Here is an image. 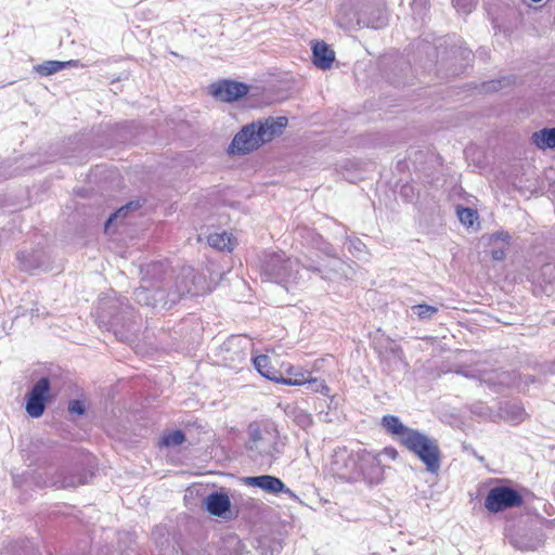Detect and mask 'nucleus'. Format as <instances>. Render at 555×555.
<instances>
[{"label": "nucleus", "mask_w": 555, "mask_h": 555, "mask_svg": "<svg viewBox=\"0 0 555 555\" xmlns=\"http://www.w3.org/2000/svg\"><path fill=\"white\" fill-rule=\"evenodd\" d=\"M77 61H46L42 64L36 66V72L41 76H49L55 74L68 66L76 65Z\"/></svg>", "instance_id": "26"}, {"label": "nucleus", "mask_w": 555, "mask_h": 555, "mask_svg": "<svg viewBox=\"0 0 555 555\" xmlns=\"http://www.w3.org/2000/svg\"><path fill=\"white\" fill-rule=\"evenodd\" d=\"M196 275L191 268L183 269L172 282L164 276V287L169 301V307L179 301L186 294L197 295L195 289Z\"/></svg>", "instance_id": "7"}, {"label": "nucleus", "mask_w": 555, "mask_h": 555, "mask_svg": "<svg viewBox=\"0 0 555 555\" xmlns=\"http://www.w3.org/2000/svg\"><path fill=\"white\" fill-rule=\"evenodd\" d=\"M248 450L258 452L261 459H272L274 456L276 442L272 441L273 437L270 433L263 434L257 424H250L248 427Z\"/></svg>", "instance_id": "12"}, {"label": "nucleus", "mask_w": 555, "mask_h": 555, "mask_svg": "<svg viewBox=\"0 0 555 555\" xmlns=\"http://www.w3.org/2000/svg\"><path fill=\"white\" fill-rule=\"evenodd\" d=\"M46 409V401L39 398H35L28 395L26 411L31 417H40Z\"/></svg>", "instance_id": "27"}, {"label": "nucleus", "mask_w": 555, "mask_h": 555, "mask_svg": "<svg viewBox=\"0 0 555 555\" xmlns=\"http://www.w3.org/2000/svg\"><path fill=\"white\" fill-rule=\"evenodd\" d=\"M514 80L507 77H503L501 79L491 80L482 83V90L486 92L498 91L506 86H509Z\"/></svg>", "instance_id": "32"}, {"label": "nucleus", "mask_w": 555, "mask_h": 555, "mask_svg": "<svg viewBox=\"0 0 555 555\" xmlns=\"http://www.w3.org/2000/svg\"><path fill=\"white\" fill-rule=\"evenodd\" d=\"M306 231H308V229H306V228H298V229H297V232H298V234H299L300 236H304V232H306Z\"/></svg>", "instance_id": "42"}, {"label": "nucleus", "mask_w": 555, "mask_h": 555, "mask_svg": "<svg viewBox=\"0 0 555 555\" xmlns=\"http://www.w3.org/2000/svg\"><path fill=\"white\" fill-rule=\"evenodd\" d=\"M286 414L302 429H308L313 423L311 414L297 406L288 405Z\"/></svg>", "instance_id": "25"}, {"label": "nucleus", "mask_w": 555, "mask_h": 555, "mask_svg": "<svg viewBox=\"0 0 555 555\" xmlns=\"http://www.w3.org/2000/svg\"><path fill=\"white\" fill-rule=\"evenodd\" d=\"M263 144L255 122L244 126L233 138L229 152L232 154H248Z\"/></svg>", "instance_id": "8"}, {"label": "nucleus", "mask_w": 555, "mask_h": 555, "mask_svg": "<svg viewBox=\"0 0 555 555\" xmlns=\"http://www.w3.org/2000/svg\"><path fill=\"white\" fill-rule=\"evenodd\" d=\"M337 23L344 29L363 27L362 10L359 9V0H350L341 4L337 14Z\"/></svg>", "instance_id": "13"}, {"label": "nucleus", "mask_w": 555, "mask_h": 555, "mask_svg": "<svg viewBox=\"0 0 555 555\" xmlns=\"http://www.w3.org/2000/svg\"><path fill=\"white\" fill-rule=\"evenodd\" d=\"M209 246L221 251H232L236 245L235 238L228 232L212 233L208 235Z\"/></svg>", "instance_id": "24"}, {"label": "nucleus", "mask_w": 555, "mask_h": 555, "mask_svg": "<svg viewBox=\"0 0 555 555\" xmlns=\"http://www.w3.org/2000/svg\"><path fill=\"white\" fill-rule=\"evenodd\" d=\"M87 476L83 474H70L66 473L64 469L57 472L54 476H52L49 480V485L56 488H76L80 485L87 483Z\"/></svg>", "instance_id": "18"}, {"label": "nucleus", "mask_w": 555, "mask_h": 555, "mask_svg": "<svg viewBox=\"0 0 555 555\" xmlns=\"http://www.w3.org/2000/svg\"><path fill=\"white\" fill-rule=\"evenodd\" d=\"M313 64L320 69H327L335 60V52L324 41L313 44Z\"/></svg>", "instance_id": "19"}, {"label": "nucleus", "mask_w": 555, "mask_h": 555, "mask_svg": "<svg viewBox=\"0 0 555 555\" xmlns=\"http://www.w3.org/2000/svg\"><path fill=\"white\" fill-rule=\"evenodd\" d=\"M250 340L246 336L237 335L228 338L222 347L223 361L227 366L236 367L247 359Z\"/></svg>", "instance_id": "9"}, {"label": "nucleus", "mask_w": 555, "mask_h": 555, "mask_svg": "<svg viewBox=\"0 0 555 555\" xmlns=\"http://www.w3.org/2000/svg\"><path fill=\"white\" fill-rule=\"evenodd\" d=\"M491 257L494 260L501 261L505 258V249L504 248H493L491 250Z\"/></svg>", "instance_id": "40"}, {"label": "nucleus", "mask_w": 555, "mask_h": 555, "mask_svg": "<svg viewBox=\"0 0 555 555\" xmlns=\"http://www.w3.org/2000/svg\"><path fill=\"white\" fill-rule=\"evenodd\" d=\"M300 262L284 251L266 253L260 259V274L263 280L284 286L296 284L299 280Z\"/></svg>", "instance_id": "3"}, {"label": "nucleus", "mask_w": 555, "mask_h": 555, "mask_svg": "<svg viewBox=\"0 0 555 555\" xmlns=\"http://www.w3.org/2000/svg\"><path fill=\"white\" fill-rule=\"evenodd\" d=\"M363 27L379 29L386 26L387 16L384 0H359Z\"/></svg>", "instance_id": "11"}, {"label": "nucleus", "mask_w": 555, "mask_h": 555, "mask_svg": "<svg viewBox=\"0 0 555 555\" xmlns=\"http://www.w3.org/2000/svg\"><path fill=\"white\" fill-rule=\"evenodd\" d=\"M382 425L388 433H390L391 435L398 436V440L402 446H403V439L408 436V434L415 430V429L406 427L399 420V417H397L395 415H385L382 420Z\"/></svg>", "instance_id": "21"}, {"label": "nucleus", "mask_w": 555, "mask_h": 555, "mask_svg": "<svg viewBox=\"0 0 555 555\" xmlns=\"http://www.w3.org/2000/svg\"><path fill=\"white\" fill-rule=\"evenodd\" d=\"M253 362H254L256 370L263 377L268 378L269 380H273V382L282 384V380L285 379L284 377L281 376L279 371L274 370L271 366V360L268 356H266V354L257 356L253 359Z\"/></svg>", "instance_id": "22"}, {"label": "nucleus", "mask_w": 555, "mask_h": 555, "mask_svg": "<svg viewBox=\"0 0 555 555\" xmlns=\"http://www.w3.org/2000/svg\"><path fill=\"white\" fill-rule=\"evenodd\" d=\"M305 372H306V371H296V372H294V369H293V367H291V369L288 370V373H289L291 375H293V377H292V378H300V373H305Z\"/></svg>", "instance_id": "41"}, {"label": "nucleus", "mask_w": 555, "mask_h": 555, "mask_svg": "<svg viewBox=\"0 0 555 555\" xmlns=\"http://www.w3.org/2000/svg\"><path fill=\"white\" fill-rule=\"evenodd\" d=\"M522 504V495L516 489L507 486L491 488L485 499V507L491 513H500Z\"/></svg>", "instance_id": "6"}, {"label": "nucleus", "mask_w": 555, "mask_h": 555, "mask_svg": "<svg viewBox=\"0 0 555 555\" xmlns=\"http://www.w3.org/2000/svg\"><path fill=\"white\" fill-rule=\"evenodd\" d=\"M139 208L138 202H130L126 204L125 206L120 207L117 211H115L113 215L109 216L105 223V229L107 230L109 224L113 223L115 220L119 219V216L121 215V211H133Z\"/></svg>", "instance_id": "34"}, {"label": "nucleus", "mask_w": 555, "mask_h": 555, "mask_svg": "<svg viewBox=\"0 0 555 555\" xmlns=\"http://www.w3.org/2000/svg\"><path fill=\"white\" fill-rule=\"evenodd\" d=\"M328 470L343 481L354 482L362 477L372 480L379 472V465L377 457L366 450L352 452L338 448L331 457Z\"/></svg>", "instance_id": "1"}, {"label": "nucleus", "mask_w": 555, "mask_h": 555, "mask_svg": "<svg viewBox=\"0 0 555 555\" xmlns=\"http://www.w3.org/2000/svg\"><path fill=\"white\" fill-rule=\"evenodd\" d=\"M50 391V382L47 377L40 378L29 391V396L47 400V396Z\"/></svg>", "instance_id": "28"}, {"label": "nucleus", "mask_w": 555, "mask_h": 555, "mask_svg": "<svg viewBox=\"0 0 555 555\" xmlns=\"http://www.w3.org/2000/svg\"><path fill=\"white\" fill-rule=\"evenodd\" d=\"M457 217L464 225L470 227L477 220L478 215H477V211L473 208L459 207L457 208Z\"/></svg>", "instance_id": "30"}, {"label": "nucleus", "mask_w": 555, "mask_h": 555, "mask_svg": "<svg viewBox=\"0 0 555 555\" xmlns=\"http://www.w3.org/2000/svg\"><path fill=\"white\" fill-rule=\"evenodd\" d=\"M412 310L422 321L430 320L439 311L437 307L427 304L415 305L412 307Z\"/></svg>", "instance_id": "29"}, {"label": "nucleus", "mask_w": 555, "mask_h": 555, "mask_svg": "<svg viewBox=\"0 0 555 555\" xmlns=\"http://www.w3.org/2000/svg\"><path fill=\"white\" fill-rule=\"evenodd\" d=\"M286 117H268L264 120H258L255 124L257 125L258 131L262 139L263 144L272 141L275 137L283 133V130L287 126Z\"/></svg>", "instance_id": "15"}, {"label": "nucleus", "mask_w": 555, "mask_h": 555, "mask_svg": "<svg viewBox=\"0 0 555 555\" xmlns=\"http://www.w3.org/2000/svg\"><path fill=\"white\" fill-rule=\"evenodd\" d=\"M282 384L289 386H301L307 384L311 391L330 395V387L323 379L313 378L310 372L300 373V378L283 379Z\"/></svg>", "instance_id": "16"}, {"label": "nucleus", "mask_w": 555, "mask_h": 555, "mask_svg": "<svg viewBox=\"0 0 555 555\" xmlns=\"http://www.w3.org/2000/svg\"><path fill=\"white\" fill-rule=\"evenodd\" d=\"M309 269H310V270H312V271H319V269H318V268H313V267H311V268H309Z\"/></svg>", "instance_id": "45"}, {"label": "nucleus", "mask_w": 555, "mask_h": 555, "mask_svg": "<svg viewBox=\"0 0 555 555\" xmlns=\"http://www.w3.org/2000/svg\"><path fill=\"white\" fill-rule=\"evenodd\" d=\"M128 211H121V215L119 216V218H125L127 216Z\"/></svg>", "instance_id": "43"}, {"label": "nucleus", "mask_w": 555, "mask_h": 555, "mask_svg": "<svg viewBox=\"0 0 555 555\" xmlns=\"http://www.w3.org/2000/svg\"><path fill=\"white\" fill-rule=\"evenodd\" d=\"M511 235L505 231H498L491 235V241H502L506 245L509 244Z\"/></svg>", "instance_id": "39"}, {"label": "nucleus", "mask_w": 555, "mask_h": 555, "mask_svg": "<svg viewBox=\"0 0 555 555\" xmlns=\"http://www.w3.org/2000/svg\"><path fill=\"white\" fill-rule=\"evenodd\" d=\"M205 505L211 515L224 517L230 511L231 501L227 493L212 492L205 499Z\"/></svg>", "instance_id": "17"}, {"label": "nucleus", "mask_w": 555, "mask_h": 555, "mask_svg": "<svg viewBox=\"0 0 555 555\" xmlns=\"http://www.w3.org/2000/svg\"><path fill=\"white\" fill-rule=\"evenodd\" d=\"M246 483L253 487H258L268 493H286L292 498H297L296 494L289 489L286 488L284 482L274 476L270 475H261L255 477H247Z\"/></svg>", "instance_id": "14"}, {"label": "nucleus", "mask_w": 555, "mask_h": 555, "mask_svg": "<svg viewBox=\"0 0 555 555\" xmlns=\"http://www.w3.org/2000/svg\"><path fill=\"white\" fill-rule=\"evenodd\" d=\"M540 275L545 283H555V263H545L540 269Z\"/></svg>", "instance_id": "35"}, {"label": "nucleus", "mask_w": 555, "mask_h": 555, "mask_svg": "<svg viewBox=\"0 0 555 555\" xmlns=\"http://www.w3.org/2000/svg\"><path fill=\"white\" fill-rule=\"evenodd\" d=\"M326 254H327V255H330V256H333V257L335 256L334 254H332V248H331V249H327V250H326Z\"/></svg>", "instance_id": "44"}, {"label": "nucleus", "mask_w": 555, "mask_h": 555, "mask_svg": "<svg viewBox=\"0 0 555 555\" xmlns=\"http://www.w3.org/2000/svg\"><path fill=\"white\" fill-rule=\"evenodd\" d=\"M209 91L216 100L230 103L245 96L249 87L243 82L224 79L211 83Z\"/></svg>", "instance_id": "10"}, {"label": "nucleus", "mask_w": 555, "mask_h": 555, "mask_svg": "<svg viewBox=\"0 0 555 555\" xmlns=\"http://www.w3.org/2000/svg\"><path fill=\"white\" fill-rule=\"evenodd\" d=\"M506 413L509 421L519 423L522 422L526 417V411L522 406L513 404L506 408Z\"/></svg>", "instance_id": "33"}, {"label": "nucleus", "mask_w": 555, "mask_h": 555, "mask_svg": "<svg viewBox=\"0 0 555 555\" xmlns=\"http://www.w3.org/2000/svg\"><path fill=\"white\" fill-rule=\"evenodd\" d=\"M454 8L464 14H468L477 4V0H452Z\"/></svg>", "instance_id": "36"}, {"label": "nucleus", "mask_w": 555, "mask_h": 555, "mask_svg": "<svg viewBox=\"0 0 555 555\" xmlns=\"http://www.w3.org/2000/svg\"><path fill=\"white\" fill-rule=\"evenodd\" d=\"M68 411L72 414L82 415L86 412V408L82 401L80 400H72L68 403Z\"/></svg>", "instance_id": "37"}, {"label": "nucleus", "mask_w": 555, "mask_h": 555, "mask_svg": "<svg viewBox=\"0 0 555 555\" xmlns=\"http://www.w3.org/2000/svg\"><path fill=\"white\" fill-rule=\"evenodd\" d=\"M185 435L182 430H173L165 435L162 439V443L166 447H177L184 442Z\"/></svg>", "instance_id": "31"}, {"label": "nucleus", "mask_w": 555, "mask_h": 555, "mask_svg": "<svg viewBox=\"0 0 555 555\" xmlns=\"http://www.w3.org/2000/svg\"><path fill=\"white\" fill-rule=\"evenodd\" d=\"M531 143L539 150L555 149V127L543 128L531 134Z\"/></svg>", "instance_id": "23"}, {"label": "nucleus", "mask_w": 555, "mask_h": 555, "mask_svg": "<svg viewBox=\"0 0 555 555\" xmlns=\"http://www.w3.org/2000/svg\"><path fill=\"white\" fill-rule=\"evenodd\" d=\"M17 261L23 271L30 272L44 264V255L40 250H33L30 253L20 251L17 254Z\"/></svg>", "instance_id": "20"}, {"label": "nucleus", "mask_w": 555, "mask_h": 555, "mask_svg": "<svg viewBox=\"0 0 555 555\" xmlns=\"http://www.w3.org/2000/svg\"><path fill=\"white\" fill-rule=\"evenodd\" d=\"M403 447L422 461L428 473L438 474L441 466V451L435 438L415 429L403 439Z\"/></svg>", "instance_id": "5"}, {"label": "nucleus", "mask_w": 555, "mask_h": 555, "mask_svg": "<svg viewBox=\"0 0 555 555\" xmlns=\"http://www.w3.org/2000/svg\"><path fill=\"white\" fill-rule=\"evenodd\" d=\"M141 285L134 291V298L138 304L155 308L158 305L169 307V301L164 287V273H166L163 263L154 262L147 264L144 269Z\"/></svg>", "instance_id": "4"}, {"label": "nucleus", "mask_w": 555, "mask_h": 555, "mask_svg": "<svg viewBox=\"0 0 555 555\" xmlns=\"http://www.w3.org/2000/svg\"><path fill=\"white\" fill-rule=\"evenodd\" d=\"M412 9L418 15L425 14L428 9V0H413Z\"/></svg>", "instance_id": "38"}, {"label": "nucleus", "mask_w": 555, "mask_h": 555, "mask_svg": "<svg viewBox=\"0 0 555 555\" xmlns=\"http://www.w3.org/2000/svg\"><path fill=\"white\" fill-rule=\"evenodd\" d=\"M98 319L101 324L113 330L120 340L128 339L129 332L134 323V311L127 304L126 298L118 297L114 291H111L99 299Z\"/></svg>", "instance_id": "2"}]
</instances>
